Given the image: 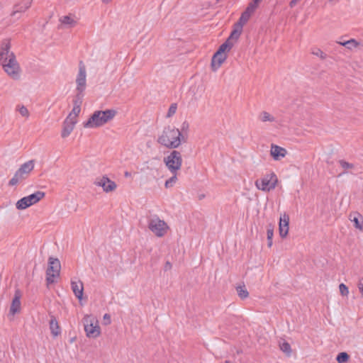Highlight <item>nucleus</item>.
Here are the masks:
<instances>
[{
    "mask_svg": "<svg viewBox=\"0 0 363 363\" xmlns=\"http://www.w3.org/2000/svg\"><path fill=\"white\" fill-rule=\"evenodd\" d=\"M125 177H128L131 175V174L128 172H125V174H124Z\"/></svg>",
    "mask_w": 363,
    "mask_h": 363,
    "instance_id": "864d4df0",
    "label": "nucleus"
},
{
    "mask_svg": "<svg viewBox=\"0 0 363 363\" xmlns=\"http://www.w3.org/2000/svg\"><path fill=\"white\" fill-rule=\"evenodd\" d=\"M94 184L96 186H101L106 193L113 191L117 187L116 182L111 181L106 176H103L99 181H96Z\"/></svg>",
    "mask_w": 363,
    "mask_h": 363,
    "instance_id": "9d476101",
    "label": "nucleus"
},
{
    "mask_svg": "<svg viewBox=\"0 0 363 363\" xmlns=\"http://www.w3.org/2000/svg\"><path fill=\"white\" fill-rule=\"evenodd\" d=\"M238 40V38H235V36L231 37L230 33L227 40L219 46L217 52L222 54H226L227 52H229L232 49L235 43L237 42Z\"/></svg>",
    "mask_w": 363,
    "mask_h": 363,
    "instance_id": "4468645a",
    "label": "nucleus"
},
{
    "mask_svg": "<svg viewBox=\"0 0 363 363\" xmlns=\"http://www.w3.org/2000/svg\"><path fill=\"white\" fill-rule=\"evenodd\" d=\"M177 104H172L169 108V110L167 113V117L169 118L172 117L177 111Z\"/></svg>",
    "mask_w": 363,
    "mask_h": 363,
    "instance_id": "ea45409f",
    "label": "nucleus"
},
{
    "mask_svg": "<svg viewBox=\"0 0 363 363\" xmlns=\"http://www.w3.org/2000/svg\"><path fill=\"white\" fill-rule=\"evenodd\" d=\"M227 54H222L218 52H216L211 59V69L213 71H216L221 65L226 60Z\"/></svg>",
    "mask_w": 363,
    "mask_h": 363,
    "instance_id": "f8f14e48",
    "label": "nucleus"
},
{
    "mask_svg": "<svg viewBox=\"0 0 363 363\" xmlns=\"http://www.w3.org/2000/svg\"><path fill=\"white\" fill-rule=\"evenodd\" d=\"M28 177L27 174H25L21 169H18L14 176L10 179L9 182V186H14L17 184L22 182L23 180L26 179Z\"/></svg>",
    "mask_w": 363,
    "mask_h": 363,
    "instance_id": "aec40b11",
    "label": "nucleus"
},
{
    "mask_svg": "<svg viewBox=\"0 0 363 363\" xmlns=\"http://www.w3.org/2000/svg\"><path fill=\"white\" fill-rule=\"evenodd\" d=\"M358 288L360 293L363 295V278L359 279L358 283Z\"/></svg>",
    "mask_w": 363,
    "mask_h": 363,
    "instance_id": "09e8293b",
    "label": "nucleus"
},
{
    "mask_svg": "<svg viewBox=\"0 0 363 363\" xmlns=\"http://www.w3.org/2000/svg\"><path fill=\"white\" fill-rule=\"evenodd\" d=\"M21 291L20 289H17L15 291L14 297L12 300L11 305L10 307L9 313L11 315H15L16 313H18L21 310Z\"/></svg>",
    "mask_w": 363,
    "mask_h": 363,
    "instance_id": "ddd939ff",
    "label": "nucleus"
},
{
    "mask_svg": "<svg viewBox=\"0 0 363 363\" xmlns=\"http://www.w3.org/2000/svg\"><path fill=\"white\" fill-rule=\"evenodd\" d=\"M338 163L340 164V166L343 169V172L340 174V176L349 173V170L354 169L355 167L354 164L348 162L344 160H340Z\"/></svg>",
    "mask_w": 363,
    "mask_h": 363,
    "instance_id": "a878e982",
    "label": "nucleus"
},
{
    "mask_svg": "<svg viewBox=\"0 0 363 363\" xmlns=\"http://www.w3.org/2000/svg\"><path fill=\"white\" fill-rule=\"evenodd\" d=\"M164 162L170 172L174 174L181 169L182 164V155L179 151L173 150L167 157L164 158Z\"/></svg>",
    "mask_w": 363,
    "mask_h": 363,
    "instance_id": "20e7f679",
    "label": "nucleus"
},
{
    "mask_svg": "<svg viewBox=\"0 0 363 363\" xmlns=\"http://www.w3.org/2000/svg\"><path fill=\"white\" fill-rule=\"evenodd\" d=\"M247 22L242 18L240 17L238 21L233 25V29L230 33L231 37L235 36V38L239 39L242 34L243 26Z\"/></svg>",
    "mask_w": 363,
    "mask_h": 363,
    "instance_id": "f3484780",
    "label": "nucleus"
},
{
    "mask_svg": "<svg viewBox=\"0 0 363 363\" xmlns=\"http://www.w3.org/2000/svg\"><path fill=\"white\" fill-rule=\"evenodd\" d=\"M298 1V0H291V1H290V3H289V6H290L291 7H294V6L296 4V3H297V1Z\"/></svg>",
    "mask_w": 363,
    "mask_h": 363,
    "instance_id": "3c124183",
    "label": "nucleus"
},
{
    "mask_svg": "<svg viewBox=\"0 0 363 363\" xmlns=\"http://www.w3.org/2000/svg\"><path fill=\"white\" fill-rule=\"evenodd\" d=\"M19 113H21V116H25V117H28V116H29L28 110L24 106H22L19 108Z\"/></svg>",
    "mask_w": 363,
    "mask_h": 363,
    "instance_id": "49530a36",
    "label": "nucleus"
},
{
    "mask_svg": "<svg viewBox=\"0 0 363 363\" xmlns=\"http://www.w3.org/2000/svg\"><path fill=\"white\" fill-rule=\"evenodd\" d=\"M280 349L282 352H284L288 357H289L291 354V347L289 342L284 341L282 343L279 344Z\"/></svg>",
    "mask_w": 363,
    "mask_h": 363,
    "instance_id": "2f4dec72",
    "label": "nucleus"
},
{
    "mask_svg": "<svg viewBox=\"0 0 363 363\" xmlns=\"http://www.w3.org/2000/svg\"><path fill=\"white\" fill-rule=\"evenodd\" d=\"M104 321L105 325H108L111 323V317L108 314L106 313L104 315Z\"/></svg>",
    "mask_w": 363,
    "mask_h": 363,
    "instance_id": "de8ad7c7",
    "label": "nucleus"
},
{
    "mask_svg": "<svg viewBox=\"0 0 363 363\" xmlns=\"http://www.w3.org/2000/svg\"><path fill=\"white\" fill-rule=\"evenodd\" d=\"M45 196V193L40 191H37L33 194H31L27 196V200L28 201L29 206H32L33 204L37 203L41 199H43Z\"/></svg>",
    "mask_w": 363,
    "mask_h": 363,
    "instance_id": "4be33fe9",
    "label": "nucleus"
},
{
    "mask_svg": "<svg viewBox=\"0 0 363 363\" xmlns=\"http://www.w3.org/2000/svg\"><path fill=\"white\" fill-rule=\"evenodd\" d=\"M289 225V216L286 213L281 215L279 225Z\"/></svg>",
    "mask_w": 363,
    "mask_h": 363,
    "instance_id": "c9c22d12",
    "label": "nucleus"
},
{
    "mask_svg": "<svg viewBox=\"0 0 363 363\" xmlns=\"http://www.w3.org/2000/svg\"><path fill=\"white\" fill-rule=\"evenodd\" d=\"M60 21L63 25H66L70 28L75 26L77 24V21L71 15L62 16Z\"/></svg>",
    "mask_w": 363,
    "mask_h": 363,
    "instance_id": "bb28decb",
    "label": "nucleus"
},
{
    "mask_svg": "<svg viewBox=\"0 0 363 363\" xmlns=\"http://www.w3.org/2000/svg\"><path fill=\"white\" fill-rule=\"evenodd\" d=\"M4 70L13 79H18L19 78L20 67L16 59L13 52L10 53V57L7 61L2 64Z\"/></svg>",
    "mask_w": 363,
    "mask_h": 363,
    "instance_id": "0eeeda50",
    "label": "nucleus"
},
{
    "mask_svg": "<svg viewBox=\"0 0 363 363\" xmlns=\"http://www.w3.org/2000/svg\"><path fill=\"white\" fill-rule=\"evenodd\" d=\"M225 363H232V362L230 361H229V360H225Z\"/></svg>",
    "mask_w": 363,
    "mask_h": 363,
    "instance_id": "6e6d98bb",
    "label": "nucleus"
},
{
    "mask_svg": "<svg viewBox=\"0 0 363 363\" xmlns=\"http://www.w3.org/2000/svg\"><path fill=\"white\" fill-rule=\"evenodd\" d=\"M84 330L86 334V336L89 337L96 338L100 335V327L98 325H94L92 323L89 325H86L84 326Z\"/></svg>",
    "mask_w": 363,
    "mask_h": 363,
    "instance_id": "6ab92c4d",
    "label": "nucleus"
},
{
    "mask_svg": "<svg viewBox=\"0 0 363 363\" xmlns=\"http://www.w3.org/2000/svg\"><path fill=\"white\" fill-rule=\"evenodd\" d=\"M34 169V161L33 160H29L24 164H23L19 169H21L25 174H27L29 176L30 173Z\"/></svg>",
    "mask_w": 363,
    "mask_h": 363,
    "instance_id": "393cba45",
    "label": "nucleus"
},
{
    "mask_svg": "<svg viewBox=\"0 0 363 363\" xmlns=\"http://www.w3.org/2000/svg\"><path fill=\"white\" fill-rule=\"evenodd\" d=\"M148 228L156 236L160 238L163 237L169 229L167 224L163 220L160 219L157 216H155L149 220Z\"/></svg>",
    "mask_w": 363,
    "mask_h": 363,
    "instance_id": "423d86ee",
    "label": "nucleus"
},
{
    "mask_svg": "<svg viewBox=\"0 0 363 363\" xmlns=\"http://www.w3.org/2000/svg\"><path fill=\"white\" fill-rule=\"evenodd\" d=\"M338 43L342 46L346 47L348 49H352L351 46H349V44H352L353 47H357L359 45V43L357 42L354 39H350L345 42H338Z\"/></svg>",
    "mask_w": 363,
    "mask_h": 363,
    "instance_id": "f704fd0d",
    "label": "nucleus"
},
{
    "mask_svg": "<svg viewBox=\"0 0 363 363\" xmlns=\"http://www.w3.org/2000/svg\"><path fill=\"white\" fill-rule=\"evenodd\" d=\"M235 289H236L238 296L242 300H244L249 296V292L247 290V288H246L245 284L242 283V284H239V285L236 286Z\"/></svg>",
    "mask_w": 363,
    "mask_h": 363,
    "instance_id": "b1692460",
    "label": "nucleus"
},
{
    "mask_svg": "<svg viewBox=\"0 0 363 363\" xmlns=\"http://www.w3.org/2000/svg\"><path fill=\"white\" fill-rule=\"evenodd\" d=\"M76 91H84L86 89V67L82 61L79 62V73L76 79Z\"/></svg>",
    "mask_w": 363,
    "mask_h": 363,
    "instance_id": "6e6552de",
    "label": "nucleus"
},
{
    "mask_svg": "<svg viewBox=\"0 0 363 363\" xmlns=\"http://www.w3.org/2000/svg\"><path fill=\"white\" fill-rule=\"evenodd\" d=\"M298 1V0H291V1H290V3H289V6H290L291 7H294V6L296 4V3H297V1Z\"/></svg>",
    "mask_w": 363,
    "mask_h": 363,
    "instance_id": "8fccbe9b",
    "label": "nucleus"
},
{
    "mask_svg": "<svg viewBox=\"0 0 363 363\" xmlns=\"http://www.w3.org/2000/svg\"><path fill=\"white\" fill-rule=\"evenodd\" d=\"M80 111H81V106L74 105L72 111L71 112V113H72V117H74V119H76V118L78 116Z\"/></svg>",
    "mask_w": 363,
    "mask_h": 363,
    "instance_id": "37998d69",
    "label": "nucleus"
},
{
    "mask_svg": "<svg viewBox=\"0 0 363 363\" xmlns=\"http://www.w3.org/2000/svg\"><path fill=\"white\" fill-rule=\"evenodd\" d=\"M61 269L60 262L57 258L52 257L48 259V267L46 271L47 284L54 283V279L60 276Z\"/></svg>",
    "mask_w": 363,
    "mask_h": 363,
    "instance_id": "39448f33",
    "label": "nucleus"
},
{
    "mask_svg": "<svg viewBox=\"0 0 363 363\" xmlns=\"http://www.w3.org/2000/svg\"><path fill=\"white\" fill-rule=\"evenodd\" d=\"M71 287L73 293L74 294L75 296L79 300L82 301L83 298V291H84V286L83 283L81 281H72L71 282Z\"/></svg>",
    "mask_w": 363,
    "mask_h": 363,
    "instance_id": "dca6fc26",
    "label": "nucleus"
},
{
    "mask_svg": "<svg viewBox=\"0 0 363 363\" xmlns=\"http://www.w3.org/2000/svg\"><path fill=\"white\" fill-rule=\"evenodd\" d=\"M189 128V124L186 121H185L182 123V126H181V130L179 131L181 132V134L182 135V133H187Z\"/></svg>",
    "mask_w": 363,
    "mask_h": 363,
    "instance_id": "a18cd8bd",
    "label": "nucleus"
},
{
    "mask_svg": "<svg viewBox=\"0 0 363 363\" xmlns=\"http://www.w3.org/2000/svg\"><path fill=\"white\" fill-rule=\"evenodd\" d=\"M349 46H351V47H352V48H354V47L352 46V44H349Z\"/></svg>",
    "mask_w": 363,
    "mask_h": 363,
    "instance_id": "4d7b16f0",
    "label": "nucleus"
},
{
    "mask_svg": "<svg viewBox=\"0 0 363 363\" xmlns=\"http://www.w3.org/2000/svg\"><path fill=\"white\" fill-rule=\"evenodd\" d=\"M84 91H77V94L73 99V105L81 106L83 102Z\"/></svg>",
    "mask_w": 363,
    "mask_h": 363,
    "instance_id": "7c9ffc66",
    "label": "nucleus"
},
{
    "mask_svg": "<svg viewBox=\"0 0 363 363\" xmlns=\"http://www.w3.org/2000/svg\"><path fill=\"white\" fill-rule=\"evenodd\" d=\"M172 267V264L169 262H167L166 264H165V269H171Z\"/></svg>",
    "mask_w": 363,
    "mask_h": 363,
    "instance_id": "603ef678",
    "label": "nucleus"
},
{
    "mask_svg": "<svg viewBox=\"0 0 363 363\" xmlns=\"http://www.w3.org/2000/svg\"><path fill=\"white\" fill-rule=\"evenodd\" d=\"M274 225L272 223H269L267 225V245L269 247H271L272 246V238L274 235Z\"/></svg>",
    "mask_w": 363,
    "mask_h": 363,
    "instance_id": "cd10ccee",
    "label": "nucleus"
},
{
    "mask_svg": "<svg viewBox=\"0 0 363 363\" xmlns=\"http://www.w3.org/2000/svg\"><path fill=\"white\" fill-rule=\"evenodd\" d=\"M177 180V172H175L174 174H173V176L171 177L169 179H167L166 182H165V187L166 188H169V187H171L172 186L173 184H174Z\"/></svg>",
    "mask_w": 363,
    "mask_h": 363,
    "instance_id": "e433bc0d",
    "label": "nucleus"
},
{
    "mask_svg": "<svg viewBox=\"0 0 363 363\" xmlns=\"http://www.w3.org/2000/svg\"><path fill=\"white\" fill-rule=\"evenodd\" d=\"M349 359L350 355L345 352H340L336 357V361L338 363H345L349 360Z\"/></svg>",
    "mask_w": 363,
    "mask_h": 363,
    "instance_id": "473e14b6",
    "label": "nucleus"
},
{
    "mask_svg": "<svg viewBox=\"0 0 363 363\" xmlns=\"http://www.w3.org/2000/svg\"><path fill=\"white\" fill-rule=\"evenodd\" d=\"M340 292L342 296H347L349 294V290L347 286L344 284H340L339 285Z\"/></svg>",
    "mask_w": 363,
    "mask_h": 363,
    "instance_id": "a19ab883",
    "label": "nucleus"
},
{
    "mask_svg": "<svg viewBox=\"0 0 363 363\" xmlns=\"http://www.w3.org/2000/svg\"><path fill=\"white\" fill-rule=\"evenodd\" d=\"M184 137L179 129L168 125L165 127L162 135L158 138V143L168 148L174 149L178 147Z\"/></svg>",
    "mask_w": 363,
    "mask_h": 363,
    "instance_id": "f257e3e1",
    "label": "nucleus"
},
{
    "mask_svg": "<svg viewBox=\"0 0 363 363\" xmlns=\"http://www.w3.org/2000/svg\"><path fill=\"white\" fill-rule=\"evenodd\" d=\"M261 1L262 0H252V1L249 4L247 8L248 10H250V11H253L254 13Z\"/></svg>",
    "mask_w": 363,
    "mask_h": 363,
    "instance_id": "4c0bfd02",
    "label": "nucleus"
},
{
    "mask_svg": "<svg viewBox=\"0 0 363 363\" xmlns=\"http://www.w3.org/2000/svg\"><path fill=\"white\" fill-rule=\"evenodd\" d=\"M287 151L285 148L272 144L270 154L274 160H279L286 156Z\"/></svg>",
    "mask_w": 363,
    "mask_h": 363,
    "instance_id": "2eb2a0df",
    "label": "nucleus"
},
{
    "mask_svg": "<svg viewBox=\"0 0 363 363\" xmlns=\"http://www.w3.org/2000/svg\"><path fill=\"white\" fill-rule=\"evenodd\" d=\"M289 227L288 225H279V235L281 238H284L289 233Z\"/></svg>",
    "mask_w": 363,
    "mask_h": 363,
    "instance_id": "72a5a7b5",
    "label": "nucleus"
},
{
    "mask_svg": "<svg viewBox=\"0 0 363 363\" xmlns=\"http://www.w3.org/2000/svg\"><path fill=\"white\" fill-rule=\"evenodd\" d=\"M278 183V179L274 172L267 174L262 178L255 181L256 187L263 191H270L275 189Z\"/></svg>",
    "mask_w": 363,
    "mask_h": 363,
    "instance_id": "7ed1b4c3",
    "label": "nucleus"
},
{
    "mask_svg": "<svg viewBox=\"0 0 363 363\" xmlns=\"http://www.w3.org/2000/svg\"><path fill=\"white\" fill-rule=\"evenodd\" d=\"M253 13V11H250L247 8L242 13L240 17L242 18L246 22H247Z\"/></svg>",
    "mask_w": 363,
    "mask_h": 363,
    "instance_id": "58836bf2",
    "label": "nucleus"
},
{
    "mask_svg": "<svg viewBox=\"0 0 363 363\" xmlns=\"http://www.w3.org/2000/svg\"><path fill=\"white\" fill-rule=\"evenodd\" d=\"M147 163H150L152 166L151 167L147 166V169H153L156 167L157 164H160V159L157 157L152 158L150 161L147 162Z\"/></svg>",
    "mask_w": 363,
    "mask_h": 363,
    "instance_id": "79ce46f5",
    "label": "nucleus"
},
{
    "mask_svg": "<svg viewBox=\"0 0 363 363\" xmlns=\"http://www.w3.org/2000/svg\"><path fill=\"white\" fill-rule=\"evenodd\" d=\"M76 123L77 119H74V117H72V113H70L63 123V127L61 133L62 138H65L70 135L74 128Z\"/></svg>",
    "mask_w": 363,
    "mask_h": 363,
    "instance_id": "1a4fd4ad",
    "label": "nucleus"
},
{
    "mask_svg": "<svg viewBox=\"0 0 363 363\" xmlns=\"http://www.w3.org/2000/svg\"><path fill=\"white\" fill-rule=\"evenodd\" d=\"M104 3H109L110 1H111L112 0H101Z\"/></svg>",
    "mask_w": 363,
    "mask_h": 363,
    "instance_id": "5fc2aeb1",
    "label": "nucleus"
},
{
    "mask_svg": "<svg viewBox=\"0 0 363 363\" xmlns=\"http://www.w3.org/2000/svg\"><path fill=\"white\" fill-rule=\"evenodd\" d=\"M116 114L117 111L114 109L96 111L91 115L89 120L84 123V127L94 128L103 126L111 121Z\"/></svg>",
    "mask_w": 363,
    "mask_h": 363,
    "instance_id": "f03ea898",
    "label": "nucleus"
},
{
    "mask_svg": "<svg viewBox=\"0 0 363 363\" xmlns=\"http://www.w3.org/2000/svg\"><path fill=\"white\" fill-rule=\"evenodd\" d=\"M33 0H23L20 4L15 5L14 11L12 16H15L16 13H22L29 9L32 4Z\"/></svg>",
    "mask_w": 363,
    "mask_h": 363,
    "instance_id": "412c9836",
    "label": "nucleus"
},
{
    "mask_svg": "<svg viewBox=\"0 0 363 363\" xmlns=\"http://www.w3.org/2000/svg\"><path fill=\"white\" fill-rule=\"evenodd\" d=\"M259 118L260 121L262 122H267V121L274 122V121H275V118L267 111L261 112Z\"/></svg>",
    "mask_w": 363,
    "mask_h": 363,
    "instance_id": "c756f323",
    "label": "nucleus"
},
{
    "mask_svg": "<svg viewBox=\"0 0 363 363\" xmlns=\"http://www.w3.org/2000/svg\"><path fill=\"white\" fill-rule=\"evenodd\" d=\"M313 55L320 57L321 59L324 60L326 58L327 55L324 53L320 49H317L315 51L312 52Z\"/></svg>",
    "mask_w": 363,
    "mask_h": 363,
    "instance_id": "c03bdc74",
    "label": "nucleus"
},
{
    "mask_svg": "<svg viewBox=\"0 0 363 363\" xmlns=\"http://www.w3.org/2000/svg\"><path fill=\"white\" fill-rule=\"evenodd\" d=\"M11 42L9 39H4L0 45V65L5 63L10 57Z\"/></svg>",
    "mask_w": 363,
    "mask_h": 363,
    "instance_id": "9b49d317",
    "label": "nucleus"
},
{
    "mask_svg": "<svg viewBox=\"0 0 363 363\" xmlns=\"http://www.w3.org/2000/svg\"><path fill=\"white\" fill-rule=\"evenodd\" d=\"M349 218L354 223V228L359 230L363 229V217L360 213L357 212L351 213Z\"/></svg>",
    "mask_w": 363,
    "mask_h": 363,
    "instance_id": "a211bd4d",
    "label": "nucleus"
},
{
    "mask_svg": "<svg viewBox=\"0 0 363 363\" xmlns=\"http://www.w3.org/2000/svg\"><path fill=\"white\" fill-rule=\"evenodd\" d=\"M27 199V197L25 196L18 200L16 203V208L18 210H23L28 208L30 206Z\"/></svg>",
    "mask_w": 363,
    "mask_h": 363,
    "instance_id": "c85d7f7f",
    "label": "nucleus"
},
{
    "mask_svg": "<svg viewBox=\"0 0 363 363\" xmlns=\"http://www.w3.org/2000/svg\"><path fill=\"white\" fill-rule=\"evenodd\" d=\"M50 329L52 335L54 337H57L61 333V330L59 326L58 322L54 315H52L50 320Z\"/></svg>",
    "mask_w": 363,
    "mask_h": 363,
    "instance_id": "5701e85b",
    "label": "nucleus"
}]
</instances>
